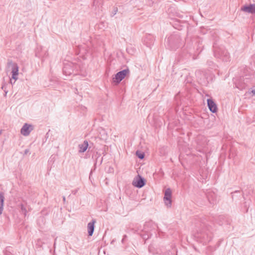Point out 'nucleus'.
<instances>
[{
	"mask_svg": "<svg viewBox=\"0 0 255 255\" xmlns=\"http://www.w3.org/2000/svg\"><path fill=\"white\" fill-rule=\"evenodd\" d=\"M214 56L225 61H229L230 58L229 53L227 50L223 47H215Z\"/></svg>",
	"mask_w": 255,
	"mask_h": 255,
	"instance_id": "obj_1",
	"label": "nucleus"
},
{
	"mask_svg": "<svg viewBox=\"0 0 255 255\" xmlns=\"http://www.w3.org/2000/svg\"><path fill=\"white\" fill-rule=\"evenodd\" d=\"M129 71L128 69H124L121 71L118 72L113 78V81L116 84H119L122 80H123L126 75L128 74Z\"/></svg>",
	"mask_w": 255,
	"mask_h": 255,
	"instance_id": "obj_2",
	"label": "nucleus"
},
{
	"mask_svg": "<svg viewBox=\"0 0 255 255\" xmlns=\"http://www.w3.org/2000/svg\"><path fill=\"white\" fill-rule=\"evenodd\" d=\"M7 65L10 67H12V79L16 81L18 79V67L16 63H13L12 61H9L7 63Z\"/></svg>",
	"mask_w": 255,
	"mask_h": 255,
	"instance_id": "obj_3",
	"label": "nucleus"
},
{
	"mask_svg": "<svg viewBox=\"0 0 255 255\" xmlns=\"http://www.w3.org/2000/svg\"><path fill=\"white\" fill-rule=\"evenodd\" d=\"M171 195L172 192L170 188L166 189L164 193V200L165 205L168 207L171 206Z\"/></svg>",
	"mask_w": 255,
	"mask_h": 255,
	"instance_id": "obj_4",
	"label": "nucleus"
},
{
	"mask_svg": "<svg viewBox=\"0 0 255 255\" xmlns=\"http://www.w3.org/2000/svg\"><path fill=\"white\" fill-rule=\"evenodd\" d=\"M241 10L246 12L255 14V4L245 5L242 7Z\"/></svg>",
	"mask_w": 255,
	"mask_h": 255,
	"instance_id": "obj_5",
	"label": "nucleus"
},
{
	"mask_svg": "<svg viewBox=\"0 0 255 255\" xmlns=\"http://www.w3.org/2000/svg\"><path fill=\"white\" fill-rule=\"evenodd\" d=\"M32 129L33 128L31 125L25 124L21 128L20 132L22 135L27 136L29 134Z\"/></svg>",
	"mask_w": 255,
	"mask_h": 255,
	"instance_id": "obj_6",
	"label": "nucleus"
},
{
	"mask_svg": "<svg viewBox=\"0 0 255 255\" xmlns=\"http://www.w3.org/2000/svg\"><path fill=\"white\" fill-rule=\"evenodd\" d=\"M207 105L210 111L211 112L215 113L217 112V105L212 99H209L207 100Z\"/></svg>",
	"mask_w": 255,
	"mask_h": 255,
	"instance_id": "obj_7",
	"label": "nucleus"
},
{
	"mask_svg": "<svg viewBox=\"0 0 255 255\" xmlns=\"http://www.w3.org/2000/svg\"><path fill=\"white\" fill-rule=\"evenodd\" d=\"M138 177L136 181H133V184L137 188H141L145 184V180L139 175H138Z\"/></svg>",
	"mask_w": 255,
	"mask_h": 255,
	"instance_id": "obj_8",
	"label": "nucleus"
},
{
	"mask_svg": "<svg viewBox=\"0 0 255 255\" xmlns=\"http://www.w3.org/2000/svg\"><path fill=\"white\" fill-rule=\"evenodd\" d=\"M95 223L96 220L95 219H93L91 222L88 224L87 228L88 235L89 236H92L93 234Z\"/></svg>",
	"mask_w": 255,
	"mask_h": 255,
	"instance_id": "obj_9",
	"label": "nucleus"
},
{
	"mask_svg": "<svg viewBox=\"0 0 255 255\" xmlns=\"http://www.w3.org/2000/svg\"><path fill=\"white\" fill-rule=\"evenodd\" d=\"M63 72L65 75H70L73 71L70 65L65 64L63 68Z\"/></svg>",
	"mask_w": 255,
	"mask_h": 255,
	"instance_id": "obj_10",
	"label": "nucleus"
},
{
	"mask_svg": "<svg viewBox=\"0 0 255 255\" xmlns=\"http://www.w3.org/2000/svg\"><path fill=\"white\" fill-rule=\"evenodd\" d=\"M88 147V142L87 140H85L82 144L79 145V152H85Z\"/></svg>",
	"mask_w": 255,
	"mask_h": 255,
	"instance_id": "obj_11",
	"label": "nucleus"
},
{
	"mask_svg": "<svg viewBox=\"0 0 255 255\" xmlns=\"http://www.w3.org/2000/svg\"><path fill=\"white\" fill-rule=\"evenodd\" d=\"M4 194L2 192H0V215L2 214L3 209Z\"/></svg>",
	"mask_w": 255,
	"mask_h": 255,
	"instance_id": "obj_12",
	"label": "nucleus"
},
{
	"mask_svg": "<svg viewBox=\"0 0 255 255\" xmlns=\"http://www.w3.org/2000/svg\"><path fill=\"white\" fill-rule=\"evenodd\" d=\"M136 155L139 158L141 159H143L144 157V154L138 151L136 152Z\"/></svg>",
	"mask_w": 255,
	"mask_h": 255,
	"instance_id": "obj_13",
	"label": "nucleus"
},
{
	"mask_svg": "<svg viewBox=\"0 0 255 255\" xmlns=\"http://www.w3.org/2000/svg\"><path fill=\"white\" fill-rule=\"evenodd\" d=\"M20 208H21V213L23 214H24V216H26V213H27V211H26V209L25 207H24V206L23 204H21Z\"/></svg>",
	"mask_w": 255,
	"mask_h": 255,
	"instance_id": "obj_14",
	"label": "nucleus"
},
{
	"mask_svg": "<svg viewBox=\"0 0 255 255\" xmlns=\"http://www.w3.org/2000/svg\"><path fill=\"white\" fill-rule=\"evenodd\" d=\"M2 89H3L4 90V92L5 93L4 94V96L6 97V94L8 92V91L6 90V89L4 88V86H2V87H1Z\"/></svg>",
	"mask_w": 255,
	"mask_h": 255,
	"instance_id": "obj_15",
	"label": "nucleus"
},
{
	"mask_svg": "<svg viewBox=\"0 0 255 255\" xmlns=\"http://www.w3.org/2000/svg\"><path fill=\"white\" fill-rule=\"evenodd\" d=\"M117 11H118V8L117 7H115L114 8V11L113 12L112 16L115 15L117 13Z\"/></svg>",
	"mask_w": 255,
	"mask_h": 255,
	"instance_id": "obj_16",
	"label": "nucleus"
},
{
	"mask_svg": "<svg viewBox=\"0 0 255 255\" xmlns=\"http://www.w3.org/2000/svg\"><path fill=\"white\" fill-rule=\"evenodd\" d=\"M250 93H253V95H255V87H254V88H252V89H251V90H250Z\"/></svg>",
	"mask_w": 255,
	"mask_h": 255,
	"instance_id": "obj_17",
	"label": "nucleus"
},
{
	"mask_svg": "<svg viewBox=\"0 0 255 255\" xmlns=\"http://www.w3.org/2000/svg\"><path fill=\"white\" fill-rule=\"evenodd\" d=\"M29 152V149H25V151H24V154H27Z\"/></svg>",
	"mask_w": 255,
	"mask_h": 255,
	"instance_id": "obj_18",
	"label": "nucleus"
},
{
	"mask_svg": "<svg viewBox=\"0 0 255 255\" xmlns=\"http://www.w3.org/2000/svg\"><path fill=\"white\" fill-rule=\"evenodd\" d=\"M63 201H64V202H65V200H66V198H65V196H63Z\"/></svg>",
	"mask_w": 255,
	"mask_h": 255,
	"instance_id": "obj_19",
	"label": "nucleus"
},
{
	"mask_svg": "<svg viewBox=\"0 0 255 255\" xmlns=\"http://www.w3.org/2000/svg\"><path fill=\"white\" fill-rule=\"evenodd\" d=\"M96 1V0H94V2H93L94 4H95Z\"/></svg>",
	"mask_w": 255,
	"mask_h": 255,
	"instance_id": "obj_20",
	"label": "nucleus"
},
{
	"mask_svg": "<svg viewBox=\"0 0 255 255\" xmlns=\"http://www.w3.org/2000/svg\"><path fill=\"white\" fill-rule=\"evenodd\" d=\"M10 83H11V84H12V81H11V80H10Z\"/></svg>",
	"mask_w": 255,
	"mask_h": 255,
	"instance_id": "obj_21",
	"label": "nucleus"
}]
</instances>
